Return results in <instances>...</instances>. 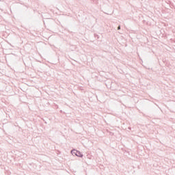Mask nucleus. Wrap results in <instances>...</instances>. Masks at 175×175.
I'll use <instances>...</instances> for the list:
<instances>
[{
  "label": "nucleus",
  "instance_id": "nucleus-1",
  "mask_svg": "<svg viewBox=\"0 0 175 175\" xmlns=\"http://www.w3.org/2000/svg\"><path fill=\"white\" fill-rule=\"evenodd\" d=\"M71 154L72 155H75L76 157H78L79 158H83V157H84V155H83V153H81V152L74 149L71 151Z\"/></svg>",
  "mask_w": 175,
  "mask_h": 175
},
{
  "label": "nucleus",
  "instance_id": "nucleus-2",
  "mask_svg": "<svg viewBox=\"0 0 175 175\" xmlns=\"http://www.w3.org/2000/svg\"><path fill=\"white\" fill-rule=\"evenodd\" d=\"M120 29H121V26H120V25H119V26L118 27V31H120Z\"/></svg>",
  "mask_w": 175,
  "mask_h": 175
},
{
  "label": "nucleus",
  "instance_id": "nucleus-3",
  "mask_svg": "<svg viewBox=\"0 0 175 175\" xmlns=\"http://www.w3.org/2000/svg\"><path fill=\"white\" fill-rule=\"evenodd\" d=\"M95 38H97V39H99V36L97 34H95Z\"/></svg>",
  "mask_w": 175,
  "mask_h": 175
}]
</instances>
